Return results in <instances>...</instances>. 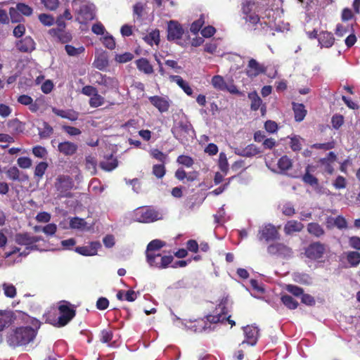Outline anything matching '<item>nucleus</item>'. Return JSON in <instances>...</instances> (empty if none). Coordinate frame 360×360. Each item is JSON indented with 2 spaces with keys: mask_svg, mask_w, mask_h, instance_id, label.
Masks as SVG:
<instances>
[{
  "mask_svg": "<svg viewBox=\"0 0 360 360\" xmlns=\"http://www.w3.org/2000/svg\"><path fill=\"white\" fill-rule=\"evenodd\" d=\"M30 323L32 327L22 326L16 328L12 330L7 337L8 344L13 347L25 345L34 340L37 330L41 326V322L36 319H32Z\"/></svg>",
  "mask_w": 360,
  "mask_h": 360,
  "instance_id": "obj_1",
  "label": "nucleus"
},
{
  "mask_svg": "<svg viewBox=\"0 0 360 360\" xmlns=\"http://www.w3.org/2000/svg\"><path fill=\"white\" fill-rule=\"evenodd\" d=\"M42 240L41 236H32L27 232L16 233L14 241L19 247H13L11 251L5 252V257L9 258L15 254L26 257L31 251L38 250L36 243Z\"/></svg>",
  "mask_w": 360,
  "mask_h": 360,
  "instance_id": "obj_2",
  "label": "nucleus"
},
{
  "mask_svg": "<svg viewBox=\"0 0 360 360\" xmlns=\"http://www.w3.org/2000/svg\"><path fill=\"white\" fill-rule=\"evenodd\" d=\"M60 316L56 318V310L55 308H51L44 314V319L46 323H49L54 326L62 327L65 326L70 322L75 315V311L69 306V303L65 301L60 302L58 306Z\"/></svg>",
  "mask_w": 360,
  "mask_h": 360,
  "instance_id": "obj_3",
  "label": "nucleus"
},
{
  "mask_svg": "<svg viewBox=\"0 0 360 360\" xmlns=\"http://www.w3.org/2000/svg\"><path fill=\"white\" fill-rule=\"evenodd\" d=\"M72 6L79 23L85 24L94 18L95 6L93 4L86 0H73Z\"/></svg>",
  "mask_w": 360,
  "mask_h": 360,
  "instance_id": "obj_4",
  "label": "nucleus"
},
{
  "mask_svg": "<svg viewBox=\"0 0 360 360\" xmlns=\"http://www.w3.org/2000/svg\"><path fill=\"white\" fill-rule=\"evenodd\" d=\"M167 39L174 41L181 46L188 44V33H185L181 25L175 20H170L167 24Z\"/></svg>",
  "mask_w": 360,
  "mask_h": 360,
  "instance_id": "obj_5",
  "label": "nucleus"
},
{
  "mask_svg": "<svg viewBox=\"0 0 360 360\" xmlns=\"http://www.w3.org/2000/svg\"><path fill=\"white\" fill-rule=\"evenodd\" d=\"M242 18L246 22L255 25L259 22V5L255 0H244L241 7Z\"/></svg>",
  "mask_w": 360,
  "mask_h": 360,
  "instance_id": "obj_6",
  "label": "nucleus"
},
{
  "mask_svg": "<svg viewBox=\"0 0 360 360\" xmlns=\"http://www.w3.org/2000/svg\"><path fill=\"white\" fill-rule=\"evenodd\" d=\"M219 309H220V311L221 313H219L214 315H209L206 317L207 321L209 323H207L205 321L201 320L198 322V326L200 327L201 328H198L196 330L199 332L202 331H207V330H212L211 328V324L212 323H223L224 321H229V323L231 324V326H234L235 321L231 320L229 318L230 316H226L225 312H224V307L222 306L219 307Z\"/></svg>",
  "mask_w": 360,
  "mask_h": 360,
  "instance_id": "obj_7",
  "label": "nucleus"
},
{
  "mask_svg": "<svg viewBox=\"0 0 360 360\" xmlns=\"http://www.w3.org/2000/svg\"><path fill=\"white\" fill-rule=\"evenodd\" d=\"M171 131L174 136L182 143L188 137H193L194 134L191 124L186 120L174 122Z\"/></svg>",
  "mask_w": 360,
  "mask_h": 360,
  "instance_id": "obj_8",
  "label": "nucleus"
},
{
  "mask_svg": "<svg viewBox=\"0 0 360 360\" xmlns=\"http://www.w3.org/2000/svg\"><path fill=\"white\" fill-rule=\"evenodd\" d=\"M146 262L152 269H163L167 268L172 262V255L158 253H145Z\"/></svg>",
  "mask_w": 360,
  "mask_h": 360,
  "instance_id": "obj_9",
  "label": "nucleus"
},
{
  "mask_svg": "<svg viewBox=\"0 0 360 360\" xmlns=\"http://www.w3.org/2000/svg\"><path fill=\"white\" fill-rule=\"evenodd\" d=\"M134 221L141 223H151L162 219V214L158 211L150 207H139L133 212Z\"/></svg>",
  "mask_w": 360,
  "mask_h": 360,
  "instance_id": "obj_10",
  "label": "nucleus"
},
{
  "mask_svg": "<svg viewBox=\"0 0 360 360\" xmlns=\"http://www.w3.org/2000/svg\"><path fill=\"white\" fill-rule=\"evenodd\" d=\"M55 186L60 198L70 197V191L74 186V182L69 176L61 175L56 179Z\"/></svg>",
  "mask_w": 360,
  "mask_h": 360,
  "instance_id": "obj_11",
  "label": "nucleus"
},
{
  "mask_svg": "<svg viewBox=\"0 0 360 360\" xmlns=\"http://www.w3.org/2000/svg\"><path fill=\"white\" fill-rule=\"evenodd\" d=\"M267 252L271 255H277L285 258L290 257L292 255V249L281 243L271 244L267 248Z\"/></svg>",
  "mask_w": 360,
  "mask_h": 360,
  "instance_id": "obj_12",
  "label": "nucleus"
},
{
  "mask_svg": "<svg viewBox=\"0 0 360 360\" xmlns=\"http://www.w3.org/2000/svg\"><path fill=\"white\" fill-rule=\"evenodd\" d=\"M278 238V232L276 228L271 224H264L259 228L258 238L262 240L264 239L266 241L277 239Z\"/></svg>",
  "mask_w": 360,
  "mask_h": 360,
  "instance_id": "obj_13",
  "label": "nucleus"
},
{
  "mask_svg": "<svg viewBox=\"0 0 360 360\" xmlns=\"http://www.w3.org/2000/svg\"><path fill=\"white\" fill-rule=\"evenodd\" d=\"M94 82L98 85L103 86L106 90L114 89L118 88V82L116 79L107 77L100 72H96L94 75Z\"/></svg>",
  "mask_w": 360,
  "mask_h": 360,
  "instance_id": "obj_14",
  "label": "nucleus"
},
{
  "mask_svg": "<svg viewBox=\"0 0 360 360\" xmlns=\"http://www.w3.org/2000/svg\"><path fill=\"white\" fill-rule=\"evenodd\" d=\"M324 245L319 242L311 243L309 245L306 250V256L312 260H316L321 258L324 254Z\"/></svg>",
  "mask_w": 360,
  "mask_h": 360,
  "instance_id": "obj_15",
  "label": "nucleus"
},
{
  "mask_svg": "<svg viewBox=\"0 0 360 360\" xmlns=\"http://www.w3.org/2000/svg\"><path fill=\"white\" fill-rule=\"evenodd\" d=\"M243 331L245 340L242 342L240 345L247 343L251 346H255L258 340L259 329L254 326H247L243 327Z\"/></svg>",
  "mask_w": 360,
  "mask_h": 360,
  "instance_id": "obj_16",
  "label": "nucleus"
},
{
  "mask_svg": "<svg viewBox=\"0 0 360 360\" xmlns=\"http://www.w3.org/2000/svg\"><path fill=\"white\" fill-rule=\"evenodd\" d=\"M149 101L160 112L168 111L170 106V101L167 96H150Z\"/></svg>",
  "mask_w": 360,
  "mask_h": 360,
  "instance_id": "obj_17",
  "label": "nucleus"
},
{
  "mask_svg": "<svg viewBox=\"0 0 360 360\" xmlns=\"http://www.w3.org/2000/svg\"><path fill=\"white\" fill-rule=\"evenodd\" d=\"M101 245L98 241L90 243L89 245L80 246L75 248V252L83 256H94L97 255L98 250Z\"/></svg>",
  "mask_w": 360,
  "mask_h": 360,
  "instance_id": "obj_18",
  "label": "nucleus"
},
{
  "mask_svg": "<svg viewBox=\"0 0 360 360\" xmlns=\"http://www.w3.org/2000/svg\"><path fill=\"white\" fill-rule=\"evenodd\" d=\"M264 72V67L259 64L256 60L252 58L249 60L246 68V74L248 77H255Z\"/></svg>",
  "mask_w": 360,
  "mask_h": 360,
  "instance_id": "obj_19",
  "label": "nucleus"
},
{
  "mask_svg": "<svg viewBox=\"0 0 360 360\" xmlns=\"http://www.w3.org/2000/svg\"><path fill=\"white\" fill-rule=\"evenodd\" d=\"M78 146L76 143L70 141H63L58 144V151L66 156L73 155L77 150Z\"/></svg>",
  "mask_w": 360,
  "mask_h": 360,
  "instance_id": "obj_20",
  "label": "nucleus"
},
{
  "mask_svg": "<svg viewBox=\"0 0 360 360\" xmlns=\"http://www.w3.org/2000/svg\"><path fill=\"white\" fill-rule=\"evenodd\" d=\"M17 49L25 53L31 52L35 49V43L30 37H26L16 43Z\"/></svg>",
  "mask_w": 360,
  "mask_h": 360,
  "instance_id": "obj_21",
  "label": "nucleus"
},
{
  "mask_svg": "<svg viewBox=\"0 0 360 360\" xmlns=\"http://www.w3.org/2000/svg\"><path fill=\"white\" fill-rule=\"evenodd\" d=\"M319 45L321 48H330L335 41V38L331 32H321L318 36Z\"/></svg>",
  "mask_w": 360,
  "mask_h": 360,
  "instance_id": "obj_22",
  "label": "nucleus"
},
{
  "mask_svg": "<svg viewBox=\"0 0 360 360\" xmlns=\"http://www.w3.org/2000/svg\"><path fill=\"white\" fill-rule=\"evenodd\" d=\"M18 12L21 13L25 15H30L32 13V9L29 6L24 4H18L16 8H11L10 9V15L13 21H18V19L15 18V15Z\"/></svg>",
  "mask_w": 360,
  "mask_h": 360,
  "instance_id": "obj_23",
  "label": "nucleus"
},
{
  "mask_svg": "<svg viewBox=\"0 0 360 360\" xmlns=\"http://www.w3.org/2000/svg\"><path fill=\"white\" fill-rule=\"evenodd\" d=\"M304 228V224L296 220H290L284 226V232L290 235L295 232H300Z\"/></svg>",
  "mask_w": 360,
  "mask_h": 360,
  "instance_id": "obj_24",
  "label": "nucleus"
},
{
  "mask_svg": "<svg viewBox=\"0 0 360 360\" xmlns=\"http://www.w3.org/2000/svg\"><path fill=\"white\" fill-rule=\"evenodd\" d=\"M136 65L139 71L143 72L146 75H150L153 72V66L146 58H142L136 60Z\"/></svg>",
  "mask_w": 360,
  "mask_h": 360,
  "instance_id": "obj_25",
  "label": "nucleus"
},
{
  "mask_svg": "<svg viewBox=\"0 0 360 360\" xmlns=\"http://www.w3.org/2000/svg\"><path fill=\"white\" fill-rule=\"evenodd\" d=\"M292 108L295 114V121H302L307 115V110H305L304 105L301 103H293Z\"/></svg>",
  "mask_w": 360,
  "mask_h": 360,
  "instance_id": "obj_26",
  "label": "nucleus"
},
{
  "mask_svg": "<svg viewBox=\"0 0 360 360\" xmlns=\"http://www.w3.org/2000/svg\"><path fill=\"white\" fill-rule=\"evenodd\" d=\"M165 245V242L161 240H153L148 244L145 253H158L159 250Z\"/></svg>",
  "mask_w": 360,
  "mask_h": 360,
  "instance_id": "obj_27",
  "label": "nucleus"
},
{
  "mask_svg": "<svg viewBox=\"0 0 360 360\" xmlns=\"http://www.w3.org/2000/svg\"><path fill=\"white\" fill-rule=\"evenodd\" d=\"M170 79L172 81L175 82L187 95H192L193 89L191 88L188 83L184 81L180 76L172 75Z\"/></svg>",
  "mask_w": 360,
  "mask_h": 360,
  "instance_id": "obj_28",
  "label": "nucleus"
},
{
  "mask_svg": "<svg viewBox=\"0 0 360 360\" xmlns=\"http://www.w3.org/2000/svg\"><path fill=\"white\" fill-rule=\"evenodd\" d=\"M260 150L254 144H250L239 150L237 154L243 157H252L260 153Z\"/></svg>",
  "mask_w": 360,
  "mask_h": 360,
  "instance_id": "obj_29",
  "label": "nucleus"
},
{
  "mask_svg": "<svg viewBox=\"0 0 360 360\" xmlns=\"http://www.w3.org/2000/svg\"><path fill=\"white\" fill-rule=\"evenodd\" d=\"M52 110L56 115L71 121L77 120L78 118V113L73 110H63L55 108Z\"/></svg>",
  "mask_w": 360,
  "mask_h": 360,
  "instance_id": "obj_30",
  "label": "nucleus"
},
{
  "mask_svg": "<svg viewBox=\"0 0 360 360\" xmlns=\"http://www.w3.org/2000/svg\"><path fill=\"white\" fill-rule=\"evenodd\" d=\"M100 166L103 170L110 172L117 167V160L111 155L101 162Z\"/></svg>",
  "mask_w": 360,
  "mask_h": 360,
  "instance_id": "obj_31",
  "label": "nucleus"
},
{
  "mask_svg": "<svg viewBox=\"0 0 360 360\" xmlns=\"http://www.w3.org/2000/svg\"><path fill=\"white\" fill-rule=\"evenodd\" d=\"M70 226L74 229H78L81 231L88 230L87 223L84 219L79 217H74L70 219Z\"/></svg>",
  "mask_w": 360,
  "mask_h": 360,
  "instance_id": "obj_32",
  "label": "nucleus"
},
{
  "mask_svg": "<svg viewBox=\"0 0 360 360\" xmlns=\"http://www.w3.org/2000/svg\"><path fill=\"white\" fill-rule=\"evenodd\" d=\"M307 231L317 238L322 236L325 233L323 229L318 223H309L307 225Z\"/></svg>",
  "mask_w": 360,
  "mask_h": 360,
  "instance_id": "obj_33",
  "label": "nucleus"
},
{
  "mask_svg": "<svg viewBox=\"0 0 360 360\" xmlns=\"http://www.w3.org/2000/svg\"><path fill=\"white\" fill-rule=\"evenodd\" d=\"M292 278L294 281L300 284L310 285L312 283L311 276L309 274L304 273H294Z\"/></svg>",
  "mask_w": 360,
  "mask_h": 360,
  "instance_id": "obj_34",
  "label": "nucleus"
},
{
  "mask_svg": "<svg viewBox=\"0 0 360 360\" xmlns=\"http://www.w3.org/2000/svg\"><path fill=\"white\" fill-rule=\"evenodd\" d=\"M96 159L91 155L86 156L85 158V168L91 175H94L96 173Z\"/></svg>",
  "mask_w": 360,
  "mask_h": 360,
  "instance_id": "obj_35",
  "label": "nucleus"
},
{
  "mask_svg": "<svg viewBox=\"0 0 360 360\" xmlns=\"http://www.w3.org/2000/svg\"><path fill=\"white\" fill-rule=\"evenodd\" d=\"M47 168L48 163L46 162H40L36 165L34 175L37 181H39L42 179Z\"/></svg>",
  "mask_w": 360,
  "mask_h": 360,
  "instance_id": "obj_36",
  "label": "nucleus"
},
{
  "mask_svg": "<svg viewBox=\"0 0 360 360\" xmlns=\"http://www.w3.org/2000/svg\"><path fill=\"white\" fill-rule=\"evenodd\" d=\"M311 171V166L308 165L305 169V174L302 176V180L304 183L309 184L312 186L318 184V179L310 174Z\"/></svg>",
  "mask_w": 360,
  "mask_h": 360,
  "instance_id": "obj_37",
  "label": "nucleus"
},
{
  "mask_svg": "<svg viewBox=\"0 0 360 360\" xmlns=\"http://www.w3.org/2000/svg\"><path fill=\"white\" fill-rule=\"evenodd\" d=\"M143 39H144V41L147 44H150L151 46L153 44H158L159 41H160V32H159V30H153L149 34L146 35L143 37Z\"/></svg>",
  "mask_w": 360,
  "mask_h": 360,
  "instance_id": "obj_38",
  "label": "nucleus"
},
{
  "mask_svg": "<svg viewBox=\"0 0 360 360\" xmlns=\"http://www.w3.org/2000/svg\"><path fill=\"white\" fill-rule=\"evenodd\" d=\"M212 85L216 89H218L219 91H225L226 89V82H225L223 77L220 75H215L212 78Z\"/></svg>",
  "mask_w": 360,
  "mask_h": 360,
  "instance_id": "obj_39",
  "label": "nucleus"
},
{
  "mask_svg": "<svg viewBox=\"0 0 360 360\" xmlns=\"http://www.w3.org/2000/svg\"><path fill=\"white\" fill-rule=\"evenodd\" d=\"M2 288L6 297L9 298H14L16 296V288L13 284L4 283L2 284Z\"/></svg>",
  "mask_w": 360,
  "mask_h": 360,
  "instance_id": "obj_40",
  "label": "nucleus"
},
{
  "mask_svg": "<svg viewBox=\"0 0 360 360\" xmlns=\"http://www.w3.org/2000/svg\"><path fill=\"white\" fill-rule=\"evenodd\" d=\"M251 101V109L252 110H257L262 105V101L256 92L250 93L248 95Z\"/></svg>",
  "mask_w": 360,
  "mask_h": 360,
  "instance_id": "obj_41",
  "label": "nucleus"
},
{
  "mask_svg": "<svg viewBox=\"0 0 360 360\" xmlns=\"http://www.w3.org/2000/svg\"><path fill=\"white\" fill-rule=\"evenodd\" d=\"M283 304L290 309H295L298 306V302L290 295H284L281 297Z\"/></svg>",
  "mask_w": 360,
  "mask_h": 360,
  "instance_id": "obj_42",
  "label": "nucleus"
},
{
  "mask_svg": "<svg viewBox=\"0 0 360 360\" xmlns=\"http://www.w3.org/2000/svg\"><path fill=\"white\" fill-rule=\"evenodd\" d=\"M347 259L351 266H356L360 263V253L354 251L348 252Z\"/></svg>",
  "mask_w": 360,
  "mask_h": 360,
  "instance_id": "obj_43",
  "label": "nucleus"
},
{
  "mask_svg": "<svg viewBox=\"0 0 360 360\" xmlns=\"http://www.w3.org/2000/svg\"><path fill=\"white\" fill-rule=\"evenodd\" d=\"M278 167L281 171L288 170L292 167V161L288 156L284 155L278 160Z\"/></svg>",
  "mask_w": 360,
  "mask_h": 360,
  "instance_id": "obj_44",
  "label": "nucleus"
},
{
  "mask_svg": "<svg viewBox=\"0 0 360 360\" xmlns=\"http://www.w3.org/2000/svg\"><path fill=\"white\" fill-rule=\"evenodd\" d=\"M105 99L103 96L96 93L92 97L89 99V105L92 108H98L104 104Z\"/></svg>",
  "mask_w": 360,
  "mask_h": 360,
  "instance_id": "obj_45",
  "label": "nucleus"
},
{
  "mask_svg": "<svg viewBox=\"0 0 360 360\" xmlns=\"http://www.w3.org/2000/svg\"><path fill=\"white\" fill-rule=\"evenodd\" d=\"M53 133V128L47 123H43V127L39 128V135L42 139L49 137Z\"/></svg>",
  "mask_w": 360,
  "mask_h": 360,
  "instance_id": "obj_46",
  "label": "nucleus"
},
{
  "mask_svg": "<svg viewBox=\"0 0 360 360\" xmlns=\"http://www.w3.org/2000/svg\"><path fill=\"white\" fill-rule=\"evenodd\" d=\"M219 167L221 172L226 174L229 170V163L227 161L226 155L224 153H220L219 157Z\"/></svg>",
  "mask_w": 360,
  "mask_h": 360,
  "instance_id": "obj_47",
  "label": "nucleus"
},
{
  "mask_svg": "<svg viewBox=\"0 0 360 360\" xmlns=\"http://www.w3.org/2000/svg\"><path fill=\"white\" fill-rule=\"evenodd\" d=\"M102 41L103 45L109 49L112 50L114 49L115 47V39L112 35H110L108 32H106L105 34L103 36Z\"/></svg>",
  "mask_w": 360,
  "mask_h": 360,
  "instance_id": "obj_48",
  "label": "nucleus"
},
{
  "mask_svg": "<svg viewBox=\"0 0 360 360\" xmlns=\"http://www.w3.org/2000/svg\"><path fill=\"white\" fill-rule=\"evenodd\" d=\"M302 139L296 135H294L290 138V148L293 151H299L302 149L301 141Z\"/></svg>",
  "mask_w": 360,
  "mask_h": 360,
  "instance_id": "obj_49",
  "label": "nucleus"
},
{
  "mask_svg": "<svg viewBox=\"0 0 360 360\" xmlns=\"http://www.w3.org/2000/svg\"><path fill=\"white\" fill-rule=\"evenodd\" d=\"M65 49L67 53L70 56H77L84 51L83 46L75 48L71 45H65Z\"/></svg>",
  "mask_w": 360,
  "mask_h": 360,
  "instance_id": "obj_50",
  "label": "nucleus"
},
{
  "mask_svg": "<svg viewBox=\"0 0 360 360\" xmlns=\"http://www.w3.org/2000/svg\"><path fill=\"white\" fill-rule=\"evenodd\" d=\"M145 9V4L141 2H137L133 6V14L137 19H141Z\"/></svg>",
  "mask_w": 360,
  "mask_h": 360,
  "instance_id": "obj_51",
  "label": "nucleus"
},
{
  "mask_svg": "<svg viewBox=\"0 0 360 360\" xmlns=\"http://www.w3.org/2000/svg\"><path fill=\"white\" fill-rule=\"evenodd\" d=\"M33 155L39 158H45L48 154L46 149L41 146H37L32 148Z\"/></svg>",
  "mask_w": 360,
  "mask_h": 360,
  "instance_id": "obj_52",
  "label": "nucleus"
},
{
  "mask_svg": "<svg viewBox=\"0 0 360 360\" xmlns=\"http://www.w3.org/2000/svg\"><path fill=\"white\" fill-rule=\"evenodd\" d=\"M134 55L129 52H125L122 54H117L115 56V60L120 63H124L131 60Z\"/></svg>",
  "mask_w": 360,
  "mask_h": 360,
  "instance_id": "obj_53",
  "label": "nucleus"
},
{
  "mask_svg": "<svg viewBox=\"0 0 360 360\" xmlns=\"http://www.w3.org/2000/svg\"><path fill=\"white\" fill-rule=\"evenodd\" d=\"M282 213L288 217H291L295 213L294 206L290 202H285L281 207Z\"/></svg>",
  "mask_w": 360,
  "mask_h": 360,
  "instance_id": "obj_54",
  "label": "nucleus"
},
{
  "mask_svg": "<svg viewBox=\"0 0 360 360\" xmlns=\"http://www.w3.org/2000/svg\"><path fill=\"white\" fill-rule=\"evenodd\" d=\"M153 174L158 179L162 178L165 174V167L164 165L161 164L153 165Z\"/></svg>",
  "mask_w": 360,
  "mask_h": 360,
  "instance_id": "obj_55",
  "label": "nucleus"
},
{
  "mask_svg": "<svg viewBox=\"0 0 360 360\" xmlns=\"http://www.w3.org/2000/svg\"><path fill=\"white\" fill-rule=\"evenodd\" d=\"M177 162L187 167H190L193 165V160L190 156L181 155L178 157Z\"/></svg>",
  "mask_w": 360,
  "mask_h": 360,
  "instance_id": "obj_56",
  "label": "nucleus"
},
{
  "mask_svg": "<svg viewBox=\"0 0 360 360\" xmlns=\"http://www.w3.org/2000/svg\"><path fill=\"white\" fill-rule=\"evenodd\" d=\"M150 155L158 160V161L164 163L167 158L166 154H164L162 152L158 149H152L150 152Z\"/></svg>",
  "mask_w": 360,
  "mask_h": 360,
  "instance_id": "obj_57",
  "label": "nucleus"
},
{
  "mask_svg": "<svg viewBox=\"0 0 360 360\" xmlns=\"http://www.w3.org/2000/svg\"><path fill=\"white\" fill-rule=\"evenodd\" d=\"M18 165L20 168L28 169L32 166V161L28 157H20L17 160Z\"/></svg>",
  "mask_w": 360,
  "mask_h": 360,
  "instance_id": "obj_58",
  "label": "nucleus"
},
{
  "mask_svg": "<svg viewBox=\"0 0 360 360\" xmlns=\"http://www.w3.org/2000/svg\"><path fill=\"white\" fill-rule=\"evenodd\" d=\"M45 8L48 10L53 11L56 10L58 5V0H41Z\"/></svg>",
  "mask_w": 360,
  "mask_h": 360,
  "instance_id": "obj_59",
  "label": "nucleus"
},
{
  "mask_svg": "<svg viewBox=\"0 0 360 360\" xmlns=\"http://www.w3.org/2000/svg\"><path fill=\"white\" fill-rule=\"evenodd\" d=\"M203 24H204V20L202 18L194 21L191 25V28H190L191 32L193 34H197L200 31V30L202 27V26L203 25Z\"/></svg>",
  "mask_w": 360,
  "mask_h": 360,
  "instance_id": "obj_60",
  "label": "nucleus"
},
{
  "mask_svg": "<svg viewBox=\"0 0 360 360\" xmlns=\"http://www.w3.org/2000/svg\"><path fill=\"white\" fill-rule=\"evenodd\" d=\"M39 19L43 25L46 26L53 25L54 22V19L51 15L45 13L39 15Z\"/></svg>",
  "mask_w": 360,
  "mask_h": 360,
  "instance_id": "obj_61",
  "label": "nucleus"
},
{
  "mask_svg": "<svg viewBox=\"0 0 360 360\" xmlns=\"http://www.w3.org/2000/svg\"><path fill=\"white\" fill-rule=\"evenodd\" d=\"M112 338V332L110 330H103L101 333V341L103 343L109 342Z\"/></svg>",
  "mask_w": 360,
  "mask_h": 360,
  "instance_id": "obj_62",
  "label": "nucleus"
},
{
  "mask_svg": "<svg viewBox=\"0 0 360 360\" xmlns=\"http://www.w3.org/2000/svg\"><path fill=\"white\" fill-rule=\"evenodd\" d=\"M335 226L339 229H346L347 228V222L345 217L339 215L335 217Z\"/></svg>",
  "mask_w": 360,
  "mask_h": 360,
  "instance_id": "obj_63",
  "label": "nucleus"
},
{
  "mask_svg": "<svg viewBox=\"0 0 360 360\" xmlns=\"http://www.w3.org/2000/svg\"><path fill=\"white\" fill-rule=\"evenodd\" d=\"M56 230L57 226L55 224H49L42 228V231L48 236H53Z\"/></svg>",
  "mask_w": 360,
  "mask_h": 360,
  "instance_id": "obj_64",
  "label": "nucleus"
}]
</instances>
